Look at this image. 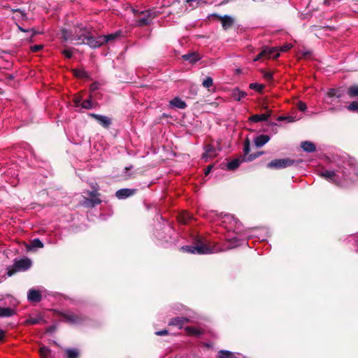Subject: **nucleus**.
I'll return each mask as SVG.
<instances>
[{
	"instance_id": "3",
	"label": "nucleus",
	"mask_w": 358,
	"mask_h": 358,
	"mask_svg": "<svg viewBox=\"0 0 358 358\" xmlns=\"http://www.w3.org/2000/svg\"><path fill=\"white\" fill-rule=\"evenodd\" d=\"M250 151V140L248 138H246L244 141V148H243L245 159H235L231 160V162H229L227 164V169L229 170H234L240 166L241 163L243 161H244V160L252 161L253 159L259 157L262 154V152H257V153L255 154L254 155H248Z\"/></svg>"
},
{
	"instance_id": "46",
	"label": "nucleus",
	"mask_w": 358,
	"mask_h": 358,
	"mask_svg": "<svg viewBox=\"0 0 358 358\" xmlns=\"http://www.w3.org/2000/svg\"><path fill=\"white\" fill-rule=\"evenodd\" d=\"M211 169H212V166H208V168L206 169V171H205V174L208 175L210 172Z\"/></svg>"
},
{
	"instance_id": "27",
	"label": "nucleus",
	"mask_w": 358,
	"mask_h": 358,
	"mask_svg": "<svg viewBox=\"0 0 358 358\" xmlns=\"http://www.w3.org/2000/svg\"><path fill=\"white\" fill-rule=\"evenodd\" d=\"M40 355L41 358H50L51 352L48 348L43 346L40 348Z\"/></svg>"
},
{
	"instance_id": "18",
	"label": "nucleus",
	"mask_w": 358,
	"mask_h": 358,
	"mask_svg": "<svg viewBox=\"0 0 358 358\" xmlns=\"http://www.w3.org/2000/svg\"><path fill=\"white\" fill-rule=\"evenodd\" d=\"M219 18L222 22V27L224 29H229L234 24V19L230 16H228V15L220 16Z\"/></svg>"
},
{
	"instance_id": "35",
	"label": "nucleus",
	"mask_w": 358,
	"mask_h": 358,
	"mask_svg": "<svg viewBox=\"0 0 358 358\" xmlns=\"http://www.w3.org/2000/svg\"><path fill=\"white\" fill-rule=\"evenodd\" d=\"M41 321V317H30L28 320H27L26 323L28 324H39Z\"/></svg>"
},
{
	"instance_id": "14",
	"label": "nucleus",
	"mask_w": 358,
	"mask_h": 358,
	"mask_svg": "<svg viewBox=\"0 0 358 358\" xmlns=\"http://www.w3.org/2000/svg\"><path fill=\"white\" fill-rule=\"evenodd\" d=\"M135 192H136V189H127V188L120 189L115 192V196L119 199H124L129 196H132L133 194H135Z\"/></svg>"
},
{
	"instance_id": "22",
	"label": "nucleus",
	"mask_w": 358,
	"mask_h": 358,
	"mask_svg": "<svg viewBox=\"0 0 358 358\" xmlns=\"http://www.w3.org/2000/svg\"><path fill=\"white\" fill-rule=\"evenodd\" d=\"M170 104L176 108L184 109L187 106L185 102L180 98L176 97L170 101Z\"/></svg>"
},
{
	"instance_id": "12",
	"label": "nucleus",
	"mask_w": 358,
	"mask_h": 358,
	"mask_svg": "<svg viewBox=\"0 0 358 358\" xmlns=\"http://www.w3.org/2000/svg\"><path fill=\"white\" fill-rule=\"evenodd\" d=\"M320 176L330 182L341 184V182L338 180V176L334 171L325 170L322 171Z\"/></svg>"
},
{
	"instance_id": "50",
	"label": "nucleus",
	"mask_w": 358,
	"mask_h": 358,
	"mask_svg": "<svg viewBox=\"0 0 358 358\" xmlns=\"http://www.w3.org/2000/svg\"><path fill=\"white\" fill-rule=\"evenodd\" d=\"M14 273V271H8V275L11 276Z\"/></svg>"
},
{
	"instance_id": "9",
	"label": "nucleus",
	"mask_w": 358,
	"mask_h": 358,
	"mask_svg": "<svg viewBox=\"0 0 358 358\" xmlns=\"http://www.w3.org/2000/svg\"><path fill=\"white\" fill-rule=\"evenodd\" d=\"M341 96L342 93L340 90L330 89L326 95L325 102L327 104L334 105L338 102Z\"/></svg>"
},
{
	"instance_id": "40",
	"label": "nucleus",
	"mask_w": 358,
	"mask_h": 358,
	"mask_svg": "<svg viewBox=\"0 0 358 358\" xmlns=\"http://www.w3.org/2000/svg\"><path fill=\"white\" fill-rule=\"evenodd\" d=\"M278 48H279V51L280 50L281 52H286L292 48V45L291 43H286L282 46Z\"/></svg>"
},
{
	"instance_id": "19",
	"label": "nucleus",
	"mask_w": 358,
	"mask_h": 358,
	"mask_svg": "<svg viewBox=\"0 0 358 358\" xmlns=\"http://www.w3.org/2000/svg\"><path fill=\"white\" fill-rule=\"evenodd\" d=\"M231 96L235 101H240L247 96V93L240 90L238 88H235L232 90Z\"/></svg>"
},
{
	"instance_id": "32",
	"label": "nucleus",
	"mask_w": 358,
	"mask_h": 358,
	"mask_svg": "<svg viewBox=\"0 0 358 358\" xmlns=\"http://www.w3.org/2000/svg\"><path fill=\"white\" fill-rule=\"evenodd\" d=\"M31 248H42L43 247V243L38 239H34L30 245Z\"/></svg>"
},
{
	"instance_id": "16",
	"label": "nucleus",
	"mask_w": 358,
	"mask_h": 358,
	"mask_svg": "<svg viewBox=\"0 0 358 358\" xmlns=\"http://www.w3.org/2000/svg\"><path fill=\"white\" fill-rule=\"evenodd\" d=\"M270 137L268 135L262 134L254 139V143L256 147L260 148L268 143Z\"/></svg>"
},
{
	"instance_id": "29",
	"label": "nucleus",
	"mask_w": 358,
	"mask_h": 358,
	"mask_svg": "<svg viewBox=\"0 0 358 358\" xmlns=\"http://www.w3.org/2000/svg\"><path fill=\"white\" fill-rule=\"evenodd\" d=\"M66 355L67 358H78V351L76 349H66Z\"/></svg>"
},
{
	"instance_id": "54",
	"label": "nucleus",
	"mask_w": 358,
	"mask_h": 358,
	"mask_svg": "<svg viewBox=\"0 0 358 358\" xmlns=\"http://www.w3.org/2000/svg\"><path fill=\"white\" fill-rule=\"evenodd\" d=\"M357 176H358V173H357Z\"/></svg>"
},
{
	"instance_id": "17",
	"label": "nucleus",
	"mask_w": 358,
	"mask_h": 358,
	"mask_svg": "<svg viewBox=\"0 0 358 358\" xmlns=\"http://www.w3.org/2000/svg\"><path fill=\"white\" fill-rule=\"evenodd\" d=\"M27 298L31 302H38L41 299V295L38 291L31 289L28 292Z\"/></svg>"
},
{
	"instance_id": "53",
	"label": "nucleus",
	"mask_w": 358,
	"mask_h": 358,
	"mask_svg": "<svg viewBox=\"0 0 358 358\" xmlns=\"http://www.w3.org/2000/svg\"><path fill=\"white\" fill-rule=\"evenodd\" d=\"M21 31H25V30H24L22 28H20Z\"/></svg>"
},
{
	"instance_id": "11",
	"label": "nucleus",
	"mask_w": 358,
	"mask_h": 358,
	"mask_svg": "<svg viewBox=\"0 0 358 358\" xmlns=\"http://www.w3.org/2000/svg\"><path fill=\"white\" fill-rule=\"evenodd\" d=\"M90 115L94 117L99 123L105 128L108 127L111 124V120L107 116L90 113Z\"/></svg>"
},
{
	"instance_id": "41",
	"label": "nucleus",
	"mask_w": 358,
	"mask_h": 358,
	"mask_svg": "<svg viewBox=\"0 0 358 358\" xmlns=\"http://www.w3.org/2000/svg\"><path fill=\"white\" fill-rule=\"evenodd\" d=\"M73 102H74V105L76 107H78V106H81V103L83 102L82 97L79 96H76L73 99Z\"/></svg>"
},
{
	"instance_id": "28",
	"label": "nucleus",
	"mask_w": 358,
	"mask_h": 358,
	"mask_svg": "<svg viewBox=\"0 0 358 358\" xmlns=\"http://www.w3.org/2000/svg\"><path fill=\"white\" fill-rule=\"evenodd\" d=\"M185 331L188 334L198 336L201 334V331L193 327H187Z\"/></svg>"
},
{
	"instance_id": "20",
	"label": "nucleus",
	"mask_w": 358,
	"mask_h": 358,
	"mask_svg": "<svg viewBox=\"0 0 358 358\" xmlns=\"http://www.w3.org/2000/svg\"><path fill=\"white\" fill-rule=\"evenodd\" d=\"M271 116V113L254 115L249 118V120L253 122L266 121Z\"/></svg>"
},
{
	"instance_id": "7",
	"label": "nucleus",
	"mask_w": 358,
	"mask_h": 358,
	"mask_svg": "<svg viewBox=\"0 0 358 358\" xmlns=\"http://www.w3.org/2000/svg\"><path fill=\"white\" fill-rule=\"evenodd\" d=\"M159 11L149 10L141 13V16L138 20V24L141 26L150 24L152 20L158 15Z\"/></svg>"
},
{
	"instance_id": "25",
	"label": "nucleus",
	"mask_w": 358,
	"mask_h": 358,
	"mask_svg": "<svg viewBox=\"0 0 358 358\" xmlns=\"http://www.w3.org/2000/svg\"><path fill=\"white\" fill-rule=\"evenodd\" d=\"M64 317L70 323L76 324L80 322L78 316L74 314H66Z\"/></svg>"
},
{
	"instance_id": "42",
	"label": "nucleus",
	"mask_w": 358,
	"mask_h": 358,
	"mask_svg": "<svg viewBox=\"0 0 358 358\" xmlns=\"http://www.w3.org/2000/svg\"><path fill=\"white\" fill-rule=\"evenodd\" d=\"M62 54L64 55L65 57L70 59L73 54L71 50L69 49H65L62 51Z\"/></svg>"
},
{
	"instance_id": "24",
	"label": "nucleus",
	"mask_w": 358,
	"mask_h": 358,
	"mask_svg": "<svg viewBox=\"0 0 358 358\" xmlns=\"http://www.w3.org/2000/svg\"><path fill=\"white\" fill-rule=\"evenodd\" d=\"M15 314V310L11 308H0V317H8Z\"/></svg>"
},
{
	"instance_id": "31",
	"label": "nucleus",
	"mask_w": 358,
	"mask_h": 358,
	"mask_svg": "<svg viewBox=\"0 0 358 358\" xmlns=\"http://www.w3.org/2000/svg\"><path fill=\"white\" fill-rule=\"evenodd\" d=\"M81 107L85 109H91L94 107V103L91 99H88L81 103Z\"/></svg>"
},
{
	"instance_id": "36",
	"label": "nucleus",
	"mask_w": 358,
	"mask_h": 358,
	"mask_svg": "<svg viewBox=\"0 0 358 358\" xmlns=\"http://www.w3.org/2000/svg\"><path fill=\"white\" fill-rule=\"evenodd\" d=\"M201 1L202 0H186V3L192 8L198 7Z\"/></svg>"
},
{
	"instance_id": "10",
	"label": "nucleus",
	"mask_w": 358,
	"mask_h": 358,
	"mask_svg": "<svg viewBox=\"0 0 358 358\" xmlns=\"http://www.w3.org/2000/svg\"><path fill=\"white\" fill-rule=\"evenodd\" d=\"M204 150L202 158L204 159L206 162L217 156V150L211 145H206L204 148Z\"/></svg>"
},
{
	"instance_id": "37",
	"label": "nucleus",
	"mask_w": 358,
	"mask_h": 358,
	"mask_svg": "<svg viewBox=\"0 0 358 358\" xmlns=\"http://www.w3.org/2000/svg\"><path fill=\"white\" fill-rule=\"evenodd\" d=\"M348 94L350 96L353 97L358 95V86H352L348 90Z\"/></svg>"
},
{
	"instance_id": "8",
	"label": "nucleus",
	"mask_w": 358,
	"mask_h": 358,
	"mask_svg": "<svg viewBox=\"0 0 358 358\" xmlns=\"http://www.w3.org/2000/svg\"><path fill=\"white\" fill-rule=\"evenodd\" d=\"M294 161L288 158L277 159L270 162L267 164V167L273 169H280L292 165Z\"/></svg>"
},
{
	"instance_id": "52",
	"label": "nucleus",
	"mask_w": 358,
	"mask_h": 358,
	"mask_svg": "<svg viewBox=\"0 0 358 358\" xmlns=\"http://www.w3.org/2000/svg\"><path fill=\"white\" fill-rule=\"evenodd\" d=\"M35 32L34 31H31V36H33L34 35H35Z\"/></svg>"
},
{
	"instance_id": "49",
	"label": "nucleus",
	"mask_w": 358,
	"mask_h": 358,
	"mask_svg": "<svg viewBox=\"0 0 358 358\" xmlns=\"http://www.w3.org/2000/svg\"><path fill=\"white\" fill-rule=\"evenodd\" d=\"M286 120H287L289 122H292L294 121L293 120V118L292 117H286Z\"/></svg>"
},
{
	"instance_id": "45",
	"label": "nucleus",
	"mask_w": 358,
	"mask_h": 358,
	"mask_svg": "<svg viewBox=\"0 0 358 358\" xmlns=\"http://www.w3.org/2000/svg\"><path fill=\"white\" fill-rule=\"evenodd\" d=\"M156 334L158 336H165L168 334V331L167 330L159 331L156 332Z\"/></svg>"
},
{
	"instance_id": "23",
	"label": "nucleus",
	"mask_w": 358,
	"mask_h": 358,
	"mask_svg": "<svg viewBox=\"0 0 358 358\" xmlns=\"http://www.w3.org/2000/svg\"><path fill=\"white\" fill-rule=\"evenodd\" d=\"M301 147L304 151L308 152H313L316 150V148H315L314 143H313L310 141L302 142L301 144Z\"/></svg>"
},
{
	"instance_id": "15",
	"label": "nucleus",
	"mask_w": 358,
	"mask_h": 358,
	"mask_svg": "<svg viewBox=\"0 0 358 358\" xmlns=\"http://www.w3.org/2000/svg\"><path fill=\"white\" fill-rule=\"evenodd\" d=\"M189 322V320L186 317H178L173 318L169 322V325L178 327L179 329H181L184 324H187Z\"/></svg>"
},
{
	"instance_id": "30",
	"label": "nucleus",
	"mask_w": 358,
	"mask_h": 358,
	"mask_svg": "<svg viewBox=\"0 0 358 358\" xmlns=\"http://www.w3.org/2000/svg\"><path fill=\"white\" fill-rule=\"evenodd\" d=\"M73 73L77 78H83L87 77L86 71L82 69H73Z\"/></svg>"
},
{
	"instance_id": "21",
	"label": "nucleus",
	"mask_w": 358,
	"mask_h": 358,
	"mask_svg": "<svg viewBox=\"0 0 358 358\" xmlns=\"http://www.w3.org/2000/svg\"><path fill=\"white\" fill-rule=\"evenodd\" d=\"M182 57L184 60L189 61L190 63H195L201 59L200 56L196 52L184 55Z\"/></svg>"
},
{
	"instance_id": "26",
	"label": "nucleus",
	"mask_w": 358,
	"mask_h": 358,
	"mask_svg": "<svg viewBox=\"0 0 358 358\" xmlns=\"http://www.w3.org/2000/svg\"><path fill=\"white\" fill-rule=\"evenodd\" d=\"M217 358H235V356L229 351L220 350L218 352Z\"/></svg>"
},
{
	"instance_id": "33",
	"label": "nucleus",
	"mask_w": 358,
	"mask_h": 358,
	"mask_svg": "<svg viewBox=\"0 0 358 358\" xmlns=\"http://www.w3.org/2000/svg\"><path fill=\"white\" fill-rule=\"evenodd\" d=\"M213 84V80L211 77H206L202 82V85L205 88L210 87Z\"/></svg>"
},
{
	"instance_id": "47",
	"label": "nucleus",
	"mask_w": 358,
	"mask_h": 358,
	"mask_svg": "<svg viewBox=\"0 0 358 358\" xmlns=\"http://www.w3.org/2000/svg\"><path fill=\"white\" fill-rule=\"evenodd\" d=\"M187 218H183L182 220H180V222H183L184 224H186L187 222V218H189V215L186 214Z\"/></svg>"
},
{
	"instance_id": "51",
	"label": "nucleus",
	"mask_w": 358,
	"mask_h": 358,
	"mask_svg": "<svg viewBox=\"0 0 358 358\" xmlns=\"http://www.w3.org/2000/svg\"><path fill=\"white\" fill-rule=\"evenodd\" d=\"M278 120H286V117H283V116H280L278 117Z\"/></svg>"
},
{
	"instance_id": "5",
	"label": "nucleus",
	"mask_w": 358,
	"mask_h": 358,
	"mask_svg": "<svg viewBox=\"0 0 358 358\" xmlns=\"http://www.w3.org/2000/svg\"><path fill=\"white\" fill-rule=\"evenodd\" d=\"M99 187L97 185L92 187V191H87L86 194L90 196V198H85L83 205L86 207H94L101 203V200L99 199V194L98 192Z\"/></svg>"
},
{
	"instance_id": "34",
	"label": "nucleus",
	"mask_w": 358,
	"mask_h": 358,
	"mask_svg": "<svg viewBox=\"0 0 358 358\" xmlns=\"http://www.w3.org/2000/svg\"><path fill=\"white\" fill-rule=\"evenodd\" d=\"M264 86L262 84H259V83H250V88L252 89V90H254L257 92H262V90L264 89Z\"/></svg>"
},
{
	"instance_id": "13",
	"label": "nucleus",
	"mask_w": 358,
	"mask_h": 358,
	"mask_svg": "<svg viewBox=\"0 0 358 358\" xmlns=\"http://www.w3.org/2000/svg\"><path fill=\"white\" fill-rule=\"evenodd\" d=\"M31 262L29 259H22L15 262L14 266L17 271H24L30 268Z\"/></svg>"
},
{
	"instance_id": "2",
	"label": "nucleus",
	"mask_w": 358,
	"mask_h": 358,
	"mask_svg": "<svg viewBox=\"0 0 358 358\" xmlns=\"http://www.w3.org/2000/svg\"><path fill=\"white\" fill-rule=\"evenodd\" d=\"M181 250L192 254H210L222 251L223 250L217 245L210 246L204 243H199L196 246H183Z\"/></svg>"
},
{
	"instance_id": "4",
	"label": "nucleus",
	"mask_w": 358,
	"mask_h": 358,
	"mask_svg": "<svg viewBox=\"0 0 358 358\" xmlns=\"http://www.w3.org/2000/svg\"><path fill=\"white\" fill-rule=\"evenodd\" d=\"M222 225L229 231L238 234L241 231V224L232 215L226 214L222 218Z\"/></svg>"
},
{
	"instance_id": "44",
	"label": "nucleus",
	"mask_w": 358,
	"mask_h": 358,
	"mask_svg": "<svg viewBox=\"0 0 358 358\" xmlns=\"http://www.w3.org/2000/svg\"><path fill=\"white\" fill-rule=\"evenodd\" d=\"M298 108L301 111H305L306 110V104L302 101H299L297 106Z\"/></svg>"
},
{
	"instance_id": "48",
	"label": "nucleus",
	"mask_w": 358,
	"mask_h": 358,
	"mask_svg": "<svg viewBox=\"0 0 358 358\" xmlns=\"http://www.w3.org/2000/svg\"><path fill=\"white\" fill-rule=\"evenodd\" d=\"M4 331H2V330H0V341L3 339V338L4 337Z\"/></svg>"
},
{
	"instance_id": "38",
	"label": "nucleus",
	"mask_w": 358,
	"mask_h": 358,
	"mask_svg": "<svg viewBox=\"0 0 358 358\" xmlns=\"http://www.w3.org/2000/svg\"><path fill=\"white\" fill-rule=\"evenodd\" d=\"M262 76L267 81H271L273 80V73L270 71H262Z\"/></svg>"
},
{
	"instance_id": "6",
	"label": "nucleus",
	"mask_w": 358,
	"mask_h": 358,
	"mask_svg": "<svg viewBox=\"0 0 358 358\" xmlns=\"http://www.w3.org/2000/svg\"><path fill=\"white\" fill-rule=\"evenodd\" d=\"M280 56L279 48H266L253 59L257 62L262 58H278Z\"/></svg>"
},
{
	"instance_id": "1",
	"label": "nucleus",
	"mask_w": 358,
	"mask_h": 358,
	"mask_svg": "<svg viewBox=\"0 0 358 358\" xmlns=\"http://www.w3.org/2000/svg\"><path fill=\"white\" fill-rule=\"evenodd\" d=\"M62 34L65 41H76V44L78 45L87 44L92 48H99L114 40L118 35L116 33L94 37L89 29L82 24L74 27L73 30H64Z\"/></svg>"
},
{
	"instance_id": "39",
	"label": "nucleus",
	"mask_w": 358,
	"mask_h": 358,
	"mask_svg": "<svg viewBox=\"0 0 358 358\" xmlns=\"http://www.w3.org/2000/svg\"><path fill=\"white\" fill-rule=\"evenodd\" d=\"M348 109L352 111H358V101H352L348 106Z\"/></svg>"
},
{
	"instance_id": "43",
	"label": "nucleus",
	"mask_w": 358,
	"mask_h": 358,
	"mask_svg": "<svg viewBox=\"0 0 358 358\" xmlns=\"http://www.w3.org/2000/svg\"><path fill=\"white\" fill-rule=\"evenodd\" d=\"M42 48H43V45H35L31 46V48H30L31 52H38Z\"/></svg>"
}]
</instances>
